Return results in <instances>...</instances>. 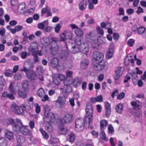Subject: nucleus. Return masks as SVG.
I'll use <instances>...</instances> for the list:
<instances>
[{"instance_id":"14","label":"nucleus","mask_w":146,"mask_h":146,"mask_svg":"<svg viewBox=\"0 0 146 146\" xmlns=\"http://www.w3.org/2000/svg\"><path fill=\"white\" fill-rule=\"evenodd\" d=\"M66 102V98L64 96H59L56 101V106L58 107H62Z\"/></svg>"},{"instance_id":"45","label":"nucleus","mask_w":146,"mask_h":146,"mask_svg":"<svg viewBox=\"0 0 146 146\" xmlns=\"http://www.w3.org/2000/svg\"><path fill=\"white\" fill-rule=\"evenodd\" d=\"M135 41L134 39H130L127 41V44L130 47H132L135 43Z\"/></svg>"},{"instance_id":"54","label":"nucleus","mask_w":146,"mask_h":146,"mask_svg":"<svg viewBox=\"0 0 146 146\" xmlns=\"http://www.w3.org/2000/svg\"><path fill=\"white\" fill-rule=\"evenodd\" d=\"M60 25L59 24H57L54 29L55 32L56 33H58L60 31Z\"/></svg>"},{"instance_id":"48","label":"nucleus","mask_w":146,"mask_h":146,"mask_svg":"<svg viewBox=\"0 0 146 146\" xmlns=\"http://www.w3.org/2000/svg\"><path fill=\"white\" fill-rule=\"evenodd\" d=\"M131 74L130 73H128L125 77V79L124 80V82L126 83L130 79L131 77Z\"/></svg>"},{"instance_id":"57","label":"nucleus","mask_w":146,"mask_h":146,"mask_svg":"<svg viewBox=\"0 0 146 146\" xmlns=\"http://www.w3.org/2000/svg\"><path fill=\"white\" fill-rule=\"evenodd\" d=\"M13 72L10 70H8L6 71L5 75L9 77H11L13 75Z\"/></svg>"},{"instance_id":"62","label":"nucleus","mask_w":146,"mask_h":146,"mask_svg":"<svg viewBox=\"0 0 146 146\" xmlns=\"http://www.w3.org/2000/svg\"><path fill=\"white\" fill-rule=\"evenodd\" d=\"M96 30L99 33L102 35L104 33V31L100 27L98 26L96 28Z\"/></svg>"},{"instance_id":"51","label":"nucleus","mask_w":146,"mask_h":146,"mask_svg":"<svg viewBox=\"0 0 146 146\" xmlns=\"http://www.w3.org/2000/svg\"><path fill=\"white\" fill-rule=\"evenodd\" d=\"M59 79L61 80H64V82L65 81H66V82H68V81H67V80H65L66 78V76L63 74H59L58 76Z\"/></svg>"},{"instance_id":"21","label":"nucleus","mask_w":146,"mask_h":146,"mask_svg":"<svg viewBox=\"0 0 146 146\" xmlns=\"http://www.w3.org/2000/svg\"><path fill=\"white\" fill-rule=\"evenodd\" d=\"M69 81H68V82H66V81H65L64 82V86L63 88H60V90H62L63 92H66L67 93H70L72 91V88L70 85V83H69Z\"/></svg>"},{"instance_id":"23","label":"nucleus","mask_w":146,"mask_h":146,"mask_svg":"<svg viewBox=\"0 0 146 146\" xmlns=\"http://www.w3.org/2000/svg\"><path fill=\"white\" fill-rule=\"evenodd\" d=\"M45 13L47 14V17L51 16L52 14L51 13V9L47 6H46L45 7L42 8L41 10V15L42 16Z\"/></svg>"},{"instance_id":"50","label":"nucleus","mask_w":146,"mask_h":146,"mask_svg":"<svg viewBox=\"0 0 146 146\" xmlns=\"http://www.w3.org/2000/svg\"><path fill=\"white\" fill-rule=\"evenodd\" d=\"M52 28L50 26H46L44 29V31L46 32L50 33L52 31Z\"/></svg>"},{"instance_id":"34","label":"nucleus","mask_w":146,"mask_h":146,"mask_svg":"<svg viewBox=\"0 0 146 146\" xmlns=\"http://www.w3.org/2000/svg\"><path fill=\"white\" fill-rule=\"evenodd\" d=\"M16 140L18 143H22L25 141V138L23 136L18 135L17 136Z\"/></svg>"},{"instance_id":"17","label":"nucleus","mask_w":146,"mask_h":146,"mask_svg":"<svg viewBox=\"0 0 146 146\" xmlns=\"http://www.w3.org/2000/svg\"><path fill=\"white\" fill-rule=\"evenodd\" d=\"M123 69L121 67L117 68L115 70V74L114 76V78L115 80H118L123 74Z\"/></svg>"},{"instance_id":"41","label":"nucleus","mask_w":146,"mask_h":146,"mask_svg":"<svg viewBox=\"0 0 146 146\" xmlns=\"http://www.w3.org/2000/svg\"><path fill=\"white\" fill-rule=\"evenodd\" d=\"M131 74V76L132 77V81L133 82H136L138 80V77L137 74L135 72H133Z\"/></svg>"},{"instance_id":"47","label":"nucleus","mask_w":146,"mask_h":146,"mask_svg":"<svg viewBox=\"0 0 146 146\" xmlns=\"http://www.w3.org/2000/svg\"><path fill=\"white\" fill-rule=\"evenodd\" d=\"M145 28L143 26L139 27L138 29V33L139 35L142 34L145 30Z\"/></svg>"},{"instance_id":"38","label":"nucleus","mask_w":146,"mask_h":146,"mask_svg":"<svg viewBox=\"0 0 146 146\" xmlns=\"http://www.w3.org/2000/svg\"><path fill=\"white\" fill-rule=\"evenodd\" d=\"M39 131L44 138L46 139H48V138L49 137L48 135L46 132L42 128L40 129Z\"/></svg>"},{"instance_id":"6","label":"nucleus","mask_w":146,"mask_h":146,"mask_svg":"<svg viewBox=\"0 0 146 146\" xmlns=\"http://www.w3.org/2000/svg\"><path fill=\"white\" fill-rule=\"evenodd\" d=\"M14 123V125L13 127V129L14 130H15L19 129V127L17 126L18 124L21 125V121L18 119L16 118L14 120L11 118H9L6 119L5 121L4 124L8 125L12 124V123Z\"/></svg>"},{"instance_id":"5","label":"nucleus","mask_w":146,"mask_h":146,"mask_svg":"<svg viewBox=\"0 0 146 146\" xmlns=\"http://www.w3.org/2000/svg\"><path fill=\"white\" fill-rule=\"evenodd\" d=\"M33 67V66L31 65L29 62H25L23 68L20 70V71H24L25 73L27 78L31 80L35 79L36 74L33 70H29Z\"/></svg>"},{"instance_id":"9","label":"nucleus","mask_w":146,"mask_h":146,"mask_svg":"<svg viewBox=\"0 0 146 146\" xmlns=\"http://www.w3.org/2000/svg\"><path fill=\"white\" fill-rule=\"evenodd\" d=\"M74 119L73 115L71 113H68L65 114L62 119L60 120V123L61 124L64 123H70Z\"/></svg>"},{"instance_id":"4","label":"nucleus","mask_w":146,"mask_h":146,"mask_svg":"<svg viewBox=\"0 0 146 146\" xmlns=\"http://www.w3.org/2000/svg\"><path fill=\"white\" fill-rule=\"evenodd\" d=\"M86 115L84 117L85 125H87L89 126L92 121L93 118V108L92 105L88 103L86 108Z\"/></svg>"},{"instance_id":"8","label":"nucleus","mask_w":146,"mask_h":146,"mask_svg":"<svg viewBox=\"0 0 146 146\" xmlns=\"http://www.w3.org/2000/svg\"><path fill=\"white\" fill-rule=\"evenodd\" d=\"M75 130L76 131L79 132L82 131L84 128V125L86 127H89L87 125H85L83 123V120L82 118H78L76 119L75 122Z\"/></svg>"},{"instance_id":"12","label":"nucleus","mask_w":146,"mask_h":146,"mask_svg":"<svg viewBox=\"0 0 146 146\" xmlns=\"http://www.w3.org/2000/svg\"><path fill=\"white\" fill-rule=\"evenodd\" d=\"M69 26L72 29H74V33L77 36L79 37L83 36L84 33L82 30L77 25L74 24H71Z\"/></svg>"},{"instance_id":"31","label":"nucleus","mask_w":146,"mask_h":146,"mask_svg":"<svg viewBox=\"0 0 146 146\" xmlns=\"http://www.w3.org/2000/svg\"><path fill=\"white\" fill-rule=\"evenodd\" d=\"M5 135L6 137L10 140H12L13 138V134L10 131L8 130L6 131Z\"/></svg>"},{"instance_id":"55","label":"nucleus","mask_w":146,"mask_h":146,"mask_svg":"<svg viewBox=\"0 0 146 146\" xmlns=\"http://www.w3.org/2000/svg\"><path fill=\"white\" fill-rule=\"evenodd\" d=\"M21 75L19 73L16 74L14 76V78L15 80H18L21 78Z\"/></svg>"},{"instance_id":"37","label":"nucleus","mask_w":146,"mask_h":146,"mask_svg":"<svg viewBox=\"0 0 146 146\" xmlns=\"http://www.w3.org/2000/svg\"><path fill=\"white\" fill-rule=\"evenodd\" d=\"M66 37L67 39H71L72 37V33L70 31H64Z\"/></svg>"},{"instance_id":"52","label":"nucleus","mask_w":146,"mask_h":146,"mask_svg":"<svg viewBox=\"0 0 146 146\" xmlns=\"http://www.w3.org/2000/svg\"><path fill=\"white\" fill-rule=\"evenodd\" d=\"M18 94L19 97L23 98H25L27 97L26 94L21 91H19Z\"/></svg>"},{"instance_id":"39","label":"nucleus","mask_w":146,"mask_h":146,"mask_svg":"<svg viewBox=\"0 0 146 146\" xmlns=\"http://www.w3.org/2000/svg\"><path fill=\"white\" fill-rule=\"evenodd\" d=\"M130 62L132 64H134V60L133 59L129 58L128 57H126L124 60V63L125 65H128Z\"/></svg>"},{"instance_id":"10","label":"nucleus","mask_w":146,"mask_h":146,"mask_svg":"<svg viewBox=\"0 0 146 146\" xmlns=\"http://www.w3.org/2000/svg\"><path fill=\"white\" fill-rule=\"evenodd\" d=\"M21 125L18 124L17 126L19 127V129L15 130L17 133H18L20 131L23 134L25 135H27L29 132V130L28 129V126H25L23 125L22 123L21 122Z\"/></svg>"},{"instance_id":"2","label":"nucleus","mask_w":146,"mask_h":146,"mask_svg":"<svg viewBox=\"0 0 146 146\" xmlns=\"http://www.w3.org/2000/svg\"><path fill=\"white\" fill-rule=\"evenodd\" d=\"M75 44L71 49V52L75 54L81 52L82 53L86 54L89 51L88 44L86 43H81V40L76 39L75 41Z\"/></svg>"},{"instance_id":"20","label":"nucleus","mask_w":146,"mask_h":146,"mask_svg":"<svg viewBox=\"0 0 146 146\" xmlns=\"http://www.w3.org/2000/svg\"><path fill=\"white\" fill-rule=\"evenodd\" d=\"M114 45L112 44L108 48L106 56L107 59H110L112 57L114 52Z\"/></svg>"},{"instance_id":"42","label":"nucleus","mask_w":146,"mask_h":146,"mask_svg":"<svg viewBox=\"0 0 146 146\" xmlns=\"http://www.w3.org/2000/svg\"><path fill=\"white\" fill-rule=\"evenodd\" d=\"M102 131L100 133V137L105 141H107L108 139L106 137V135L105 132L104 130H101Z\"/></svg>"},{"instance_id":"19","label":"nucleus","mask_w":146,"mask_h":146,"mask_svg":"<svg viewBox=\"0 0 146 146\" xmlns=\"http://www.w3.org/2000/svg\"><path fill=\"white\" fill-rule=\"evenodd\" d=\"M30 103L29 102L28 100H26L25 101L23 104L21 105V107L23 109V110H24L25 111H27L28 110L31 109L33 107V104H32V106H31L30 104Z\"/></svg>"},{"instance_id":"56","label":"nucleus","mask_w":146,"mask_h":146,"mask_svg":"<svg viewBox=\"0 0 146 146\" xmlns=\"http://www.w3.org/2000/svg\"><path fill=\"white\" fill-rule=\"evenodd\" d=\"M35 106V112L38 114L40 111V107L38 104H36Z\"/></svg>"},{"instance_id":"30","label":"nucleus","mask_w":146,"mask_h":146,"mask_svg":"<svg viewBox=\"0 0 146 146\" xmlns=\"http://www.w3.org/2000/svg\"><path fill=\"white\" fill-rule=\"evenodd\" d=\"M58 59L56 58H53L51 61V65L53 67H56L58 64Z\"/></svg>"},{"instance_id":"29","label":"nucleus","mask_w":146,"mask_h":146,"mask_svg":"<svg viewBox=\"0 0 146 146\" xmlns=\"http://www.w3.org/2000/svg\"><path fill=\"white\" fill-rule=\"evenodd\" d=\"M67 139L68 141L69 142H73L75 139V135L72 132H71L68 135Z\"/></svg>"},{"instance_id":"64","label":"nucleus","mask_w":146,"mask_h":146,"mask_svg":"<svg viewBox=\"0 0 146 146\" xmlns=\"http://www.w3.org/2000/svg\"><path fill=\"white\" fill-rule=\"evenodd\" d=\"M144 12L143 9L139 6L137 7V10L136 11V13L138 14H139L140 13H142Z\"/></svg>"},{"instance_id":"61","label":"nucleus","mask_w":146,"mask_h":146,"mask_svg":"<svg viewBox=\"0 0 146 146\" xmlns=\"http://www.w3.org/2000/svg\"><path fill=\"white\" fill-rule=\"evenodd\" d=\"M125 96V94L123 92H121L117 96V99L120 100L123 98Z\"/></svg>"},{"instance_id":"16","label":"nucleus","mask_w":146,"mask_h":146,"mask_svg":"<svg viewBox=\"0 0 146 146\" xmlns=\"http://www.w3.org/2000/svg\"><path fill=\"white\" fill-rule=\"evenodd\" d=\"M18 85V84L17 83H11L9 87V91L13 94H15L16 92L19 90V88Z\"/></svg>"},{"instance_id":"18","label":"nucleus","mask_w":146,"mask_h":146,"mask_svg":"<svg viewBox=\"0 0 146 146\" xmlns=\"http://www.w3.org/2000/svg\"><path fill=\"white\" fill-rule=\"evenodd\" d=\"M107 66V62L104 61H101L97 63L95 65L94 68L97 70H101L104 69Z\"/></svg>"},{"instance_id":"60","label":"nucleus","mask_w":146,"mask_h":146,"mask_svg":"<svg viewBox=\"0 0 146 146\" xmlns=\"http://www.w3.org/2000/svg\"><path fill=\"white\" fill-rule=\"evenodd\" d=\"M73 72L69 70H67L66 72V78H70L72 77Z\"/></svg>"},{"instance_id":"25","label":"nucleus","mask_w":146,"mask_h":146,"mask_svg":"<svg viewBox=\"0 0 146 146\" xmlns=\"http://www.w3.org/2000/svg\"><path fill=\"white\" fill-rule=\"evenodd\" d=\"M87 6V2L86 0H82L80 3L79 5V8L81 11L85 9Z\"/></svg>"},{"instance_id":"3","label":"nucleus","mask_w":146,"mask_h":146,"mask_svg":"<svg viewBox=\"0 0 146 146\" xmlns=\"http://www.w3.org/2000/svg\"><path fill=\"white\" fill-rule=\"evenodd\" d=\"M99 38L102 37L100 36H99V37H97L93 32H91L86 34L85 35L86 41L91 42L92 47L94 49H97L98 48L99 43L101 44L104 43L100 41Z\"/></svg>"},{"instance_id":"11","label":"nucleus","mask_w":146,"mask_h":146,"mask_svg":"<svg viewBox=\"0 0 146 146\" xmlns=\"http://www.w3.org/2000/svg\"><path fill=\"white\" fill-rule=\"evenodd\" d=\"M11 108L12 111L19 115L23 114L25 111L24 110H23L21 105L19 107L15 104H12Z\"/></svg>"},{"instance_id":"35","label":"nucleus","mask_w":146,"mask_h":146,"mask_svg":"<svg viewBox=\"0 0 146 146\" xmlns=\"http://www.w3.org/2000/svg\"><path fill=\"white\" fill-rule=\"evenodd\" d=\"M81 83V80L78 78H75L73 82V84L75 87H77Z\"/></svg>"},{"instance_id":"49","label":"nucleus","mask_w":146,"mask_h":146,"mask_svg":"<svg viewBox=\"0 0 146 146\" xmlns=\"http://www.w3.org/2000/svg\"><path fill=\"white\" fill-rule=\"evenodd\" d=\"M36 70L37 72L41 74L44 71V70L42 66L37 67L36 68Z\"/></svg>"},{"instance_id":"27","label":"nucleus","mask_w":146,"mask_h":146,"mask_svg":"<svg viewBox=\"0 0 146 146\" xmlns=\"http://www.w3.org/2000/svg\"><path fill=\"white\" fill-rule=\"evenodd\" d=\"M88 60L86 59H84L82 60L80 63L81 67L83 69H85L88 64Z\"/></svg>"},{"instance_id":"58","label":"nucleus","mask_w":146,"mask_h":146,"mask_svg":"<svg viewBox=\"0 0 146 146\" xmlns=\"http://www.w3.org/2000/svg\"><path fill=\"white\" fill-rule=\"evenodd\" d=\"M68 54L67 52L65 51L62 52V56H60V57L64 60L68 56Z\"/></svg>"},{"instance_id":"32","label":"nucleus","mask_w":146,"mask_h":146,"mask_svg":"<svg viewBox=\"0 0 146 146\" xmlns=\"http://www.w3.org/2000/svg\"><path fill=\"white\" fill-rule=\"evenodd\" d=\"M123 109V106L122 104L119 103L115 107V110L118 113H122Z\"/></svg>"},{"instance_id":"15","label":"nucleus","mask_w":146,"mask_h":146,"mask_svg":"<svg viewBox=\"0 0 146 146\" xmlns=\"http://www.w3.org/2000/svg\"><path fill=\"white\" fill-rule=\"evenodd\" d=\"M92 57L94 60L101 61L103 59L104 55L102 52H94L92 54Z\"/></svg>"},{"instance_id":"22","label":"nucleus","mask_w":146,"mask_h":146,"mask_svg":"<svg viewBox=\"0 0 146 146\" xmlns=\"http://www.w3.org/2000/svg\"><path fill=\"white\" fill-rule=\"evenodd\" d=\"M50 48V51L51 54L53 55H55L58 53L59 47L57 43H55V46L52 45Z\"/></svg>"},{"instance_id":"59","label":"nucleus","mask_w":146,"mask_h":146,"mask_svg":"<svg viewBox=\"0 0 146 146\" xmlns=\"http://www.w3.org/2000/svg\"><path fill=\"white\" fill-rule=\"evenodd\" d=\"M108 127L109 133L110 134H112L114 131L113 127L111 125H108Z\"/></svg>"},{"instance_id":"43","label":"nucleus","mask_w":146,"mask_h":146,"mask_svg":"<svg viewBox=\"0 0 146 146\" xmlns=\"http://www.w3.org/2000/svg\"><path fill=\"white\" fill-rule=\"evenodd\" d=\"M68 131V129L66 128H62L59 130V132L61 134L65 135Z\"/></svg>"},{"instance_id":"24","label":"nucleus","mask_w":146,"mask_h":146,"mask_svg":"<svg viewBox=\"0 0 146 146\" xmlns=\"http://www.w3.org/2000/svg\"><path fill=\"white\" fill-rule=\"evenodd\" d=\"M27 8V6L26 3L24 2H22L18 5V11L21 12L25 11Z\"/></svg>"},{"instance_id":"46","label":"nucleus","mask_w":146,"mask_h":146,"mask_svg":"<svg viewBox=\"0 0 146 146\" xmlns=\"http://www.w3.org/2000/svg\"><path fill=\"white\" fill-rule=\"evenodd\" d=\"M59 36L60 38V40L61 41H64L66 39L64 31L59 34Z\"/></svg>"},{"instance_id":"36","label":"nucleus","mask_w":146,"mask_h":146,"mask_svg":"<svg viewBox=\"0 0 146 146\" xmlns=\"http://www.w3.org/2000/svg\"><path fill=\"white\" fill-rule=\"evenodd\" d=\"M7 140L4 137L0 138V146H7Z\"/></svg>"},{"instance_id":"7","label":"nucleus","mask_w":146,"mask_h":146,"mask_svg":"<svg viewBox=\"0 0 146 146\" xmlns=\"http://www.w3.org/2000/svg\"><path fill=\"white\" fill-rule=\"evenodd\" d=\"M131 105L133 108L135 110H137L135 113V115L138 117L141 116L142 113L140 109L142 107L141 103L138 101H137L132 102Z\"/></svg>"},{"instance_id":"53","label":"nucleus","mask_w":146,"mask_h":146,"mask_svg":"<svg viewBox=\"0 0 146 146\" xmlns=\"http://www.w3.org/2000/svg\"><path fill=\"white\" fill-rule=\"evenodd\" d=\"M51 39L52 41L51 43V46H52V45L55 46V43H57L56 42L58 40L57 38L54 37H52L51 38Z\"/></svg>"},{"instance_id":"44","label":"nucleus","mask_w":146,"mask_h":146,"mask_svg":"<svg viewBox=\"0 0 146 146\" xmlns=\"http://www.w3.org/2000/svg\"><path fill=\"white\" fill-rule=\"evenodd\" d=\"M88 9L89 10L93 9L94 7V5L91 2V0H88Z\"/></svg>"},{"instance_id":"28","label":"nucleus","mask_w":146,"mask_h":146,"mask_svg":"<svg viewBox=\"0 0 146 146\" xmlns=\"http://www.w3.org/2000/svg\"><path fill=\"white\" fill-rule=\"evenodd\" d=\"M48 24V21L47 20H46L43 21L42 23L39 24L38 26V28L41 29H43L45 27L47 26Z\"/></svg>"},{"instance_id":"40","label":"nucleus","mask_w":146,"mask_h":146,"mask_svg":"<svg viewBox=\"0 0 146 146\" xmlns=\"http://www.w3.org/2000/svg\"><path fill=\"white\" fill-rule=\"evenodd\" d=\"M44 94V90L42 88L39 89L37 91V95L41 98L42 97Z\"/></svg>"},{"instance_id":"13","label":"nucleus","mask_w":146,"mask_h":146,"mask_svg":"<svg viewBox=\"0 0 146 146\" xmlns=\"http://www.w3.org/2000/svg\"><path fill=\"white\" fill-rule=\"evenodd\" d=\"M38 48L37 43L36 42L34 41L30 43V47L28 48V50L29 51L31 52L34 54H36Z\"/></svg>"},{"instance_id":"26","label":"nucleus","mask_w":146,"mask_h":146,"mask_svg":"<svg viewBox=\"0 0 146 146\" xmlns=\"http://www.w3.org/2000/svg\"><path fill=\"white\" fill-rule=\"evenodd\" d=\"M100 129L101 130H104L106 128L108 124L107 121L105 119L101 120L100 122Z\"/></svg>"},{"instance_id":"33","label":"nucleus","mask_w":146,"mask_h":146,"mask_svg":"<svg viewBox=\"0 0 146 146\" xmlns=\"http://www.w3.org/2000/svg\"><path fill=\"white\" fill-rule=\"evenodd\" d=\"M29 86V83L27 80H24L23 81L22 86L25 92L27 91Z\"/></svg>"},{"instance_id":"1","label":"nucleus","mask_w":146,"mask_h":146,"mask_svg":"<svg viewBox=\"0 0 146 146\" xmlns=\"http://www.w3.org/2000/svg\"><path fill=\"white\" fill-rule=\"evenodd\" d=\"M49 107L47 105L44 106V120L43 125L46 130L50 132H52L53 128L50 123H52L55 121L56 119L54 113L50 111Z\"/></svg>"},{"instance_id":"63","label":"nucleus","mask_w":146,"mask_h":146,"mask_svg":"<svg viewBox=\"0 0 146 146\" xmlns=\"http://www.w3.org/2000/svg\"><path fill=\"white\" fill-rule=\"evenodd\" d=\"M5 30L3 27H2L0 29V35L1 36H3L5 34Z\"/></svg>"}]
</instances>
